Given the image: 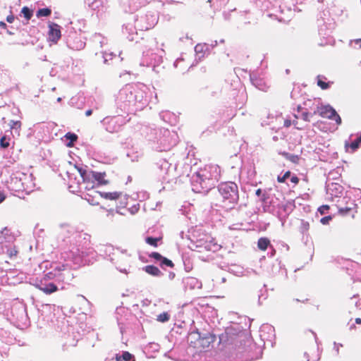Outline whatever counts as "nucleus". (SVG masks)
Returning <instances> with one entry per match:
<instances>
[{
  "label": "nucleus",
  "instance_id": "4c0bfd02",
  "mask_svg": "<svg viewBox=\"0 0 361 361\" xmlns=\"http://www.w3.org/2000/svg\"><path fill=\"white\" fill-rule=\"evenodd\" d=\"M0 27L3 29H6L7 27V25L4 22L0 21Z\"/></svg>",
  "mask_w": 361,
  "mask_h": 361
},
{
  "label": "nucleus",
  "instance_id": "58836bf2",
  "mask_svg": "<svg viewBox=\"0 0 361 361\" xmlns=\"http://www.w3.org/2000/svg\"><path fill=\"white\" fill-rule=\"evenodd\" d=\"M92 109H88L85 111V116H90V115H92Z\"/></svg>",
  "mask_w": 361,
  "mask_h": 361
},
{
  "label": "nucleus",
  "instance_id": "2f4dec72",
  "mask_svg": "<svg viewBox=\"0 0 361 361\" xmlns=\"http://www.w3.org/2000/svg\"><path fill=\"white\" fill-rule=\"evenodd\" d=\"M67 265L65 264H61L56 267L54 268V271H64L66 269Z\"/></svg>",
  "mask_w": 361,
  "mask_h": 361
},
{
  "label": "nucleus",
  "instance_id": "f03ea898",
  "mask_svg": "<svg viewBox=\"0 0 361 361\" xmlns=\"http://www.w3.org/2000/svg\"><path fill=\"white\" fill-rule=\"evenodd\" d=\"M218 190L223 198L225 207L231 208L238 203L239 194L236 183L231 181L221 183L219 184Z\"/></svg>",
  "mask_w": 361,
  "mask_h": 361
},
{
  "label": "nucleus",
  "instance_id": "1a4fd4ad",
  "mask_svg": "<svg viewBox=\"0 0 361 361\" xmlns=\"http://www.w3.org/2000/svg\"><path fill=\"white\" fill-rule=\"evenodd\" d=\"M100 195L102 198L110 200H116L121 197L122 192H100Z\"/></svg>",
  "mask_w": 361,
  "mask_h": 361
},
{
  "label": "nucleus",
  "instance_id": "f3484780",
  "mask_svg": "<svg viewBox=\"0 0 361 361\" xmlns=\"http://www.w3.org/2000/svg\"><path fill=\"white\" fill-rule=\"evenodd\" d=\"M161 238H153V237H147L145 238V242L154 247H157L158 246V241H159Z\"/></svg>",
  "mask_w": 361,
  "mask_h": 361
},
{
  "label": "nucleus",
  "instance_id": "c9c22d12",
  "mask_svg": "<svg viewBox=\"0 0 361 361\" xmlns=\"http://www.w3.org/2000/svg\"><path fill=\"white\" fill-rule=\"evenodd\" d=\"M291 125V121L289 120V119H286L284 121V123H283V126L286 128H288L290 127Z\"/></svg>",
  "mask_w": 361,
  "mask_h": 361
},
{
  "label": "nucleus",
  "instance_id": "cd10ccee",
  "mask_svg": "<svg viewBox=\"0 0 361 361\" xmlns=\"http://www.w3.org/2000/svg\"><path fill=\"white\" fill-rule=\"evenodd\" d=\"M18 250L15 247L11 248L7 251V254L10 258L16 257L18 255Z\"/></svg>",
  "mask_w": 361,
  "mask_h": 361
},
{
  "label": "nucleus",
  "instance_id": "ea45409f",
  "mask_svg": "<svg viewBox=\"0 0 361 361\" xmlns=\"http://www.w3.org/2000/svg\"><path fill=\"white\" fill-rule=\"evenodd\" d=\"M256 195L260 196L262 194V190L260 188L257 189L255 192Z\"/></svg>",
  "mask_w": 361,
  "mask_h": 361
},
{
  "label": "nucleus",
  "instance_id": "37998d69",
  "mask_svg": "<svg viewBox=\"0 0 361 361\" xmlns=\"http://www.w3.org/2000/svg\"><path fill=\"white\" fill-rule=\"evenodd\" d=\"M90 235H87V240L89 241V243L90 242Z\"/></svg>",
  "mask_w": 361,
  "mask_h": 361
},
{
  "label": "nucleus",
  "instance_id": "7ed1b4c3",
  "mask_svg": "<svg viewBox=\"0 0 361 361\" xmlns=\"http://www.w3.org/2000/svg\"><path fill=\"white\" fill-rule=\"evenodd\" d=\"M188 341L190 345L195 348H208L214 342V336L211 334H207L201 336L198 331H193L189 334Z\"/></svg>",
  "mask_w": 361,
  "mask_h": 361
},
{
  "label": "nucleus",
  "instance_id": "ddd939ff",
  "mask_svg": "<svg viewBox=\"0 0 361 361\" xmlns=\"http://www.w3.org/2000/svg\"><path fill=\"white\" fill-rule=\"evenodd\" d=\"M361 144V135L354 141H353L350 144H345V147H350L352 149V152H355Z\"/></svg>",
  "mask_w": 361,
  "mask_h": 361
},
{
  "label": "nucleus",
  "instance_id": "bb28decb",
  "mask_svg": "<svg viewBox=\"0 0 361 361\" xmlns=\"http://www.w3.org/2000/svg\"><path fill=\"white\" fill-rule=\"evenodd\" d=\"M329 209L330 207L329 205L324 204L319 207L318 211L322 215H323L325 214Z\"/></svg>",
  "mask_w": 361,
  "mask_h": 361
},
{
  "label": "nucleus",
  "instance_id": "c756f323",
  "mask_svg": "<svg viewBox=\"0 0 361 361\" xmlns=\"http://www.w3.org/2000/svg\"><path fill=\"white\" fill-rule=\"evenodd\" d=\"M332 219V217L331 216H326L321 219L320 222L325 225L329 224V222Z\"/></svg>",
  "mask_w": 361,
  "mask_h": 361
},
{
  "label": "nucleus",
  "instance_id": "72a5a7b5",
  "mask_svg": "<svg viewBox=\"0 0 361 361\" xmlns=\"http://www.w3.org/2000/svg\"><path fill=\"white\" fill-rule=\"evenodd\" d=\"M290 181H291L293 183H294V184L297 185V184L299 183V178H298V176H293L291 177V178H290Z\"/></svg>",
  "mask_w": 361,
  "mask_h": 361
},
{
  "label": "nucleus",
  "instance_id": "c85d7f7f",
  "mask_svg": "<svg viewBox=\"0 0 361 361\" xmlns=\"http://www.w3.org/2000/svg\"><path fill=\"white\" fill-rule=\"evenodd\" d=\"M78 171L79 173L80 174L82 179H85L87 176L90 175V173H87V171L85 169H82V168H78Z\"/></svg>",
  "mask_w": 361,
  "mask_h": 361
},
{
  "label": "nucleus",
  "instance_id": "f8f14e48",
  "mask_svg": "<svg viewBox=\"0 0 361 361\" xmlns=\"http://www.w3.org/2000/svg\"><path fill=\"white\" fill-rule=\"evenodd\" d=\"M51 14V10L49 8H40L36 13V16L37 18L48 17Z\"/></svg>",
  "mask_w": 361,
  "mask_h": 361
},
{
  "label": "nucleus",
  "instance_id": "7c9ffc66",
  "mask_svg": "<svg viewBox=\"0 0 361 361\" xmlns=\"http://www.w3.org/2000/svg\"><path fill=\"white\" fill-rule=\"evenodd\" d=\"M55 274L52 272H49L46 274L44 276V280L53 279L55 277Z\"/></svg>",
  "mask_w": 361,
  "mask_h": 361
},
{
  "label": "nucleus",
  "instance_id": "20e7f679",
  "mask_svg": "<svg viewBox=\"0 0 361 361\" xmlns=\"http://www.w3.org/2000/svg\"><path fill=\"white\" fill-rule=\"evenodd\" d=\"M319 114L321 117L334 120L337 125L341 124V118L337 114L336 110L330 105H322L317 106V111H314V114Z\"/></svg>",
  "mask_w": 361,
  "mask_h": 361
},
{
  "label": "nucleus",
  "instance_id": "2eb2a0df",
  "mask_svg": "<svg viewBox=\"0 0 361 361\" xmlns=\"http://www.w3.org/2000/svg\"><path fill=\"white\" fill-rule=\"evenodd\" d=\"M21 13L27 20H29L32 17L33 11L27 6H24L21 9Z\"/></svg>",
  "mask_w": 361,
  "mask_h": 361
},
{
  "label": "nucleus",
  "instance_id": "b1692460",
  "mask_svg": "<svg viewBox=\"0 0 361 361\" xmlns=\"http://www.w3.org/2000/svg\"><path fill=\"white\" fill-rule=\"evenodd\" d=\"M353 208L350 207H340L338 209V213L342 216H345L348 214L351 211Z\"/></svg>",
  "mask_w": 361,
  "mask_h": 361
},
{
  "label": "nucleus",
  "instance_id": "39448f33",
  "mask_svg": "<svg viewBox=\"0 0 361 361\" xmlns=\"http://www.w3.org/2000/svg\"><path fill=\"white\" fill-rule=\"evenodd\" d=\"M49 27V38L51 42H57L61 37V27L53 22H49L48 24Z\"/></svg>",
  "mask_w": 361,
  "mask_h": 361
},
{
  "label": "nucleus",
  "instance_id": "a878e982",
  "mask_svg": "<svg viewBox=\"0 0 361 361\" xmlns=\"http://www.w3.org/2000/svg\"><path fill=\"white\" fill-rule=\"evenodd\" d=\"M122 358L125 361H130L133 358V355L129 352H123L122 355Z\"/></svg>",
  "mask_w": 361,
  "mask_h": 361
},
{
  "label": "nucleus",
  "instance_id": "4468645a",
  "mask_svg": "<svg viewBox=\"0 0 361 361\" xmlns=\"http://www.w3.org/2000/svg\"><path fill=\"white\" fill-rule=\"evenodd\" d=\"M282 155L290 161L294 163V164H298L300 157L298 155L296 154H290L288 152H283Z\"/></svg>",
  "mask_w": 361,
  "mask_h": 361
},
{
  "label": "nucleus",
  "instance_id": "a211bd4d",
  "mask_svg": "<svg viewBox=\"0 0 361 361\" xmlns=\"http://www.w3.org/2000/svg\"><path fill=\"white\" fill-rule=\"evenodd\" d=\"M9 126L11 129L18 130V133H19L22 123L20 121H11Z\"/></svg>",
  "mask_w": 361,
  "mask_h": 361
},
{
  "label": "nucleus",
  "instance_id": "393cba45",
  "mask_svg": "<svg viewBox=\"0 0 361 361\" xmlns=\"http://www.w3.org/2000/svg\"><path fill=\"white\" fill-rule=\"evenodd\" d=\"M149 257L150 258H153L155 260L160 261V262L163 258V256L157 252H152L151 254H149Z\"/></svg>",
  "mask_w": 361,
  "mask_h": 361
},
{
  "label": "nucleus",
  "instance_id": "a18cd8bd",
  "mask_svg": "<svg viewBox=\"0 0 361 361\" xmlns=\"http://www.w3.org/2000/svg\"><path fill=\"white\" fill-rule=\"evenodd\" d=\"M57 101H58V102H60V101H61V98H60V97H59V98H58V99H57Z\"/></svg>",
  "mask_w": 361,
  "mask_h": 361
},
{
  "label": "nucleus",
  "instance_id": "79ce46f5",
  "mask_svg": "<svg viewBox=\"0 0 361 361\" xmlns=\"http://www.w3.org/2000/svg\"><path fill=\"white\" fill-rule=\"evenodd\" d=\"M114 216V213H113V212H110L109 213L108 216Z\"/></svg>",
  "mask_w": 361,
  "mask_h": 361
},
{
  "label": "nucleus",
  "instance_id": "f704fd0d",
  "mask_svg": "<svg viewBox=\"0 0 361 361\" xmlns=\"http://www.w3.org/2000/svg\"><path fill=\"white\" fill-rule=\"evenodd\" d=\"M15 20V17L13 15L11 14L6 17V20L9 23H12Z\"/></svg>",
  "mask_w": 361,
  "mask_h": 361
},
{
  "label": "nucleus",
  "instance_id": "412c9836",
  "mask_svg": "<svg viewBox=\"0 0 361 361\" xmlns=\"http://www.w3.org/2000/svg\"><path fill=\"white\" fill-rule=\"evenodd\" d=\"M317 85L322 90H326L329 87V83L323 81L321 76H317Z\"/></svg>",
  "mask_w": 361,
  "mask_h": 361
},
{
  "label": "nucleus",
  "instance_id": "de8ad7c7",
  "mask_svg": "<svg viewBox=\"0 0 361 361\" xmlns=\"http://www.w3.org/2000/svg\"><path fill=\"white\" fill-rule=\"evenodd\" d=\"M117 361H119V359H118V358H117Z\"/></svg>",
  "mask_w": 361,
  "mask_h": 361
},
{
  "label": "nucleus",
  "instance_id": "e433bc0d",
  "mask_svg": "<svg viewBox=\"0 0 361 361\" xmlns=\"http://www.w3.org/2000/svg\"><path fill=\"white\" fill-rule=\"evenodd\" d=\"M6 199V195L4 194V192H0V203L4 202Z\"/></svg>",
  "mask_w": 361,
  "mask_h": 361
},
{
  "label": "nucleus",
  "instance_id": "423d86ee",
  "mask_svg": "<svg viewBox=\"0 0 361 361\" xmlns=\"http://www.w3.org/2000/svg\"><path fill=\"white\" fill-rule=\"evenodd\" d=\"M36 288L47 295L51 294L58 290L57 286L53 283H49V284L45 285L44 286H43L42 283L38 284L36 285Z\"/></svg>",
  "mask_w": 361,
  "mask_h": 361
},
{
  "label": "nucleus",
  "instance_id": "4be33fe9",
  "mask_svg": "<svg viewBox=\"0 0 361 361\" xmlns=\"http://www.w3.org/2000/svg\"><path fill=\"white\" fill-rule=\"evenodd\" d=\"M160 266H166L173 268L174 267V264L171 260L163 257L162 259L160 262Z\"/></svg>",
  "mask_w": 361,
  "mask_h": 361
},
{
  "label": "nucleus",
  "instance_id": "9b49d317",
  "mask_svg": "<svg viewBox=\"0 0 361 361\" xmlns=\"http://www.w3.org/2000/svg\"><path fill=\"white\" fill-rule=\"evenodd\" d=\"M270 245V240L267 238H260L257 241V247L262 251H265Z\"/></svg>",
  "mask_w": 361,
  "mask_h": 361
},
{
  "label": "nucleus",
  "instance_id": "dca6fc26",
  "mask_svg": "<svg viewBox=\"0 0 361 361\" xmlns=\"http://www.w3.org/2000/svg\"><path fill=\"white\" fill-rule=\"evenodd\" d=\"M65 137H66V139L70 140V142L67 144V146L69 147H73V142L78 140L77 135L71 133H66Z\"/></svg>",
  "mask_w": 361,
  "mask_h": 361
},
{
  "label": "nucleus",
  "instance_id": "aec40b11",
  "mask_svg": "<svg viewBox=\"0 0 361 361\" xmlns=\"http://www.w3.org/2000/svg\"><path fill=\"white\" fill-rule=\"evenodd\" d=\"M170 319V315L168 312H162L159 314L157 317V320L159 322H166Z\"/></svg>",
  "mask_w": 361,
  "mask_h": 361
},
{
  "label": "nucleus",
  "instance_id": "f257e3e1",
  "mask_svg": "<svg viewBox=\"0 0 361 361\" xmlns=\"http://www.w3.org/2000/svg\"><path fill=\"white\" fill-rule=\"evenodd\" d=\"M221 177V169L219 165L214 164H206L196 173L193 180V189L197 192H207L214 187Z\"/></svg>",
  "mask_w": 361,
  "mask_h": 361
},
{
  "label": "nucleus",
  "instance_id": "6ab92c4d",
  "mask_svg": "<svg viewBox=\"0 0 361 361\" xmlns=\"http://www.w3.org/2000/svg\"><path fill=\"white\" fill-rule=\"evenodd\" d=\"M10 145V137L4 135L0 139V146L4 149H6Z\"/></svg>",
  "mask_w": 361,
  "mask_h": 361
},
{
  "label": "nucleus",
  "instance_id": "6e6552de",
  "mask_svg": "<svg viewBox=\"0 0 361 361\" xmlns=\"http://www.w3.org/2000/svg\"><path fill=\"white\" fill-rule=\"evenodd\" d=\"M143 269L146 273L153 276H160L162 275V272L159 269L154 265L145 266Z\"/></svg>",
  "mask_w": 361,
  "mask_h": 361
},
{
  "label": "nucleus",
  "instance_id": "9d476101",
  "mask_svg": "<svg viewBox=\"0 0 361 361\" xmlns=\"http://www.w3.org/2000/svg\"><path fill=\"white\" fill-rule=\"evenodd\" d=\"M93 178H92V173H90V175L85 178V179H82L83 183L85 185V190L87 191H90L92 189L94 188L95 187V183Z\"/></svg>",
  "mask_w": 361,
  "mask_h": 361
},
{
  "label": "nucleus",
  "instance_id": "c03bdc74",
  "mask_svg": "<svg viewBox=\"0 0 361 361\" xmlns=\"http://www.w3.org/2000/svg\"><path fill=\"white\" fill-rule=\"evenodd\" d=\"M355 42H356L357 44L360 43V47H361V39H357V40L355 41Z\"/></svg>",
  "mask_w": 361,
  "mask_h": 361
},
{
  "label": "nucleus",
  "instance_id": "a19ab883",
  "mask_svg": "<svg viewBox=\"0 0 361 361\" xmlns=\"http://www.w3.org/2000/svg\"><path fill=\"white\" fill-rule=\"evenodd\" d=\"M355 323L357 324H361V319L360 318H356L355 319Z\"/></svg>",
  "mask_w": 361,
  "mask_h": 361
},
{
  "label": "nucleus",
  "instance_id": "5701e85b",
  "mask_svg": "<svg viewBox=\"0 0 361 361\" xmlns=\"http://www.w3.org/2000/svg\"><path fill=\"white\" fill-rule=\"evenodd\" d=\"M290 173H291L290 171H288L282 176H278L277 181L281 183H284L286 181V180L290 176Z\"/></svg>",
  "mask_w": 361,
  "mask_h": 361
},
{
  "label": "nucleus",
  "instance_id": "49530a36",
  "mask_svg": "<svg viewBox=\"0 0 361 361\" xmlns=\"http://www.w3.org/2000/svg\"><path fill=\"white\" fill-rule=\"evenodd\" d=\"M307 299H305V300H302V302H304L305 301H307Z\"/></svg>",
  "mask_w": 361,
  "mask_h": 361
},
{
  "label": "nucleus",
  "instance_id": "473e14b6",
  "mask_svg": "<svg viewBox=\"0 0 361 361\" xmlns=\"http://www.w3.org/2000/svg\"><path fill=\"white\" fill-rule=\"evenodd\" d=\"M302 118L305 121H310V118H309V113L308 112H303L302 114Z\"/></svg>",
  "mask_w": 361,
  "mask_h": 361
},
{
  "label": "nucleus",
  "instance_id": "0eeeda50",
  "mask_svg": "<svg viewBox=\"0 0 361 361\" xmlns=\"http://www.w3.org/2000/svg\"><path fill=\"white\" fill-rule=\"evenodd\" d=\"M92 178H94L96 181L98 182L99 185H107L109 183V180H107L106 178V173L103 172H96L91 171Z\"/></svg>",
  "mask_w": 361,
  "mask_h": 361
}]
</instances>
